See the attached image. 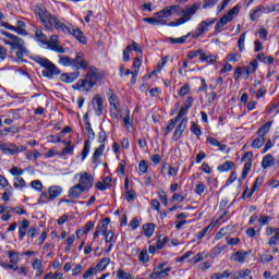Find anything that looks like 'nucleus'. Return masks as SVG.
I'll return each instance as SVG.
<instances>
[{"mask_svg": "<svg viewBox=\"0 0 279 279\" xmlns=\"http://www.w3.org/2000/svg\"><path fill=\"white\" fill-rule=\"evenodd\" d=\"M58 64H61V66H71L74 71H80V69L88 71L85 74V78L78 80L73 85L74 90L89 93V90H93V88L97 86V82L106 77L104 71H98L95 65L89 66L88 61L84 58L82 52H77L74 59L69 56L59 54Z\"/></svg>", "mask_w": 279, "mask_h": 279, "instance_id": "f257e3e1", "label": "nucleus"}, {"mask_svg": "<svg viewBox=\"0 0 279 279\" xmlns=\"http://www.w3.org/2000/svg\"><path fill=\"white\" fill-rule=\"evenodd\" d=\"M35 16L48 32L57 29V32H62V34H69V24H64L58 16L51 14L44 7L35 8Z\"/></svg>", "mask_w": 279, "mask_h": 279, "instance_id": "f03ea898", "label": "nucleus"}, {"mask_svg": "<svg viewBox=\"0 0 279 279\" xmlns=\"http://www.w3.org/2000/svg\"><path fill=\"white\" fill-rule=\"evenodd\" d=\"M173 8H177V9H173ZM169 9L172 10L170 13V16H173V14H177V16H181L177 21L170 22L168 24L169 27H178L180 25H184V23H189V21L193 19L195 12H197L196 5L187 7L185 9L180 8V5H170V7H167V10Z\"/></svg>", "mask_w": 279, "mask_h": 279, "instance_id": "7ed1b4c3", "label": "nucleus"}, {"mask_svg": "<svg viewBox=\"0 0 279 279\" xmlns=\"http://www.w3.org/2000/svg\"><path fill=\"white\" fill-rule=\"evenodd\" d=\"M35 62L40 64L45 70H43L44 77H48V80H53L54 75H60V69L53 64V62L49 61V59L44 57H36Z\"/></svg>", "mask_w": 279, "mask_h": 279, "instance_id": "20e7f679", "label": "nucleus"}, {"mask_svg": "<svg viewBox=\"0 0 279 279\" xmlns=\"http://www.w3.org/2000/svg\"><path fill=\"white\" fill-rule=\"evenodd\" d=\"M177 8L173 7L172 9H162L161 11L155 13L154 17H144V23H149V25H167V19L171 16V12Z\"/></svg>", "mask_w": 279, "mask_h": 279, "instance_id": "39448f33", "label": "nucleus"}, {"mask_svg": "<svg viewBox=\"0 0 279 279\" xmlns=\"http://www.w3.org/2000/svg\"><path fill=\"white\" fill-rule=\"evenodd\" d=\"M0 151L4 153L5 156H16L27 151V146L16 145L15 143L9 142L0 144Z\"/></svg>", "mask_w": 279, "mask_h": 279, "instance_id": "423d86ee", "label": "nucleus"}, {"mask_svg": "<svg viewBox=\"0 0 279 279\" xmlns=\"http://www.w3.org/2000/svg\"><path fill=\"white\" fill-rule=\"evenodd\" d=\"M217 19H207L205 21H202L198 26L196 27L195 32H192V38H199V36H203V34H206L208 32V28L211 25H215Z\"/></svg>", "mask_w": 279, "mask_h": 279, "instance_id": "0eeeda50", "label": "nucleus"}, {"mask_svg": "<svg viewBox=\"0 0 279 279\" xmlns=\"http://www.w3.org/2000/svg\"><path fill=\"white\" fill-rule=\"evenodd\" d=\"M0 27H4L5 29H10L11 32H15V34H19L20 36H25L27 32L25 31V27H27V24L23 21H17L15 26H12V24L8 22H0Z\"/></svg>", "mask_w": 279, "mask_h": 279, "instance_id": "6e6552de", "label": "nucleus"}, {"mask_svg": "<svg viewBox=\"0 0 279 279\" xmlns=\"http://www.w3.org/2000/svg\"><path fill=\"white\" fill-rule=\"evenodd\" d=\"M78 185L83 191H88L93 189V184H95V179L88 172H82L80 174Z\"/></svg>", "mask_w": 279, "mask_h": 279, "instance_id": "1a4fd4ad", "label": "nucleus"}, {"mask_svg": "<svg viewBox=\"0 0 279 279\" xmlns=\"http://www.w3.org/2000/svg\"><path fill=\"white\" fill-rule=\"evenodd\" d=\"M239 12H241V5H235L227 14H225L219 21L222 25L226 26L227 23H230L234 20V16L239 15Z\"/></svg>", "mask_w": 279, "mask_h": 279, "instance_id": "9d476101", "label": "nucleus"}, {"mask_svg": "<svg viewBox=\"0 0 279 279\" xmlns=\"http://www.w3.org/2000/svg\"><path fill=\"white\" fill-rule=\"evenodd\" d=\"M189 123V119L183 118L180 124L175 128L174 133L172 135V141L178 142L182 138V134H184V130H186V124Z\"/></svg>", "mask_w": 279, "mask_h": 279, "instance_id": "9b49d317", "label": "nucleus"}, {"mask_svg": "<svg viewBox=\"0 0 279 279\" xmlns=\"http://www.w3.org/2000/svg\"><path fill=\"white\" fill-rule=\"evenodd\" d=\"M68 29L69 32L65 34H70L71 36L76 38L78 43H86V37H84V33L80 29V27L74 26L73 24H69Z\"/></svg>", "mask_w": 279, "mask_h": 279, "instance_id": "f8f14e48", "label": "nucleus"}, {"mask_svg": "<svg viewBox=\"0 0 279 279\" xmlns=\"http://www.w3.org/2000/svg\"><path fill=\"white\" fill-rule=\"evenodd\" d=\"M92 106L97 117H101L104 114V98H101V96L96 95L93 98Z\"/></svg>", "mask_w": 279, "mask_h": 279, "instance_id": "ddd939ff", "label": "nucleus"}, {"mask_svg": "<svg viewBox=\"0 0 279 279\" xmlns=\"http://www.w3.org/2000/svg\"><path fill=\"white\" fill-rule=\"evenodd\" d=\"M9 39L10 40L4 39V44L12 47V49H23V47L25 46V41H23V39L16 35L12 34L11 38Z\"/></svg>", "mask_w": 279, "mask_h": 279, "instance_id": "4468645a", "label": "nucleus"}, {"mask_svg": "<svg viewBox=\"0 0 279 279\" xmlns=\"http://www.w3.org/2000/svg\"><path fill=\"white\" fill-rule=\"evenodd\" d=\"M77 77H80L78 70H75V72H72V73H63L60 75L61 82H64L65 84H73V82H75Z\"/></svg>", "mask_w": 279, "mask_h": 279, "instance_id": "2eb2a0df", "label": "nucleus"}, {"mask_svg": "<svg viewBox=\"0 0 279 279\" xmlns=\"http://www.w3.org/2000/svg\"><path fill=\"white\" fill-rule=\"evenodd\" d=\"M29 228V220L23 219L19 227V241H23L27 235V229Z\"/></svg>", "mask_w": 279, "mask_h": 279, "instance_id": "dca6fc26", "label": "nucleus"}, {"mask_svg": "<svg viewBox=\"0 0 279 279\" xmlns=\"http://www.w3.org/2000/svg\"><path fill=\"white\" fill-rule=\"evenodd\" d=\"M232 279H254V277L252 276V270L246 268L233 272Z\"/></svg>", "mask_w": 279, "mask_h": 279, "instance_id": "f3484780", "label": "nucleus"}, {"mask_svg": "<svg viewBox=\"0 0 279 279\" xmlns=\"http://www.w3.org/2000/svg\"><path fill=\"white\" fill-rule=\"evenodd\" d=\"M252 254V252H245V251H238L235 253H233L232 255V260H234L235 263H244L247 259V256H250Z\"/></svg>", "mask_w": 279, "mask_h": 279, "instance_id": "a211bd4d", "label": "nucleus"}, {"mask_svg": "<svg viewBox=\"0 0 279 279\" xmlns=\"http://www.w3.org/2000/svg\"><path fill=\"white\" fill-rule=\"evenodd\" d=\"M171 267L165 268L163 270H153L149 278L151 279H165L169 276Z\"/></svg>", "mask_w": 279, "mask_h": 279, "instance_id": "6ab92c4d", "label": "nucleus"}, {"mask_svg": "<svg viewBox=\"0 0 279 279\" xmlns=\"http://www.w3.org/2000/svg\"><path fill=\"white\" fill-rule=\"evenodd\" d=\"M48 194L50 199H57L62 195V186L60 185H52L48 189Z\"/></svg>", "mask_w": 279, "mask_h": 279, "instance_id": "aec40b11", "label": "nucleus"}, {"mask_svg": "<svg viewBox=\"0 0 279 279\" xmlns=\"http://www.w3.org/2000/svg\"><path fill=\"white\" fill-rule=\"evenodd\" d=\"M192 35H193V32H190L185 36H182L179 38L169 37L168 43H170V45H184L187 38H191Z\"/></svg>", "mask_w": 279, "mask_h": 279, "instance_id": "412c9836", "label": "nucleus"}, {"mask_svg": "<svg viewBox=\"0 0 279 279\" xmlns=\"http://www.w3.org/2000/svg\"><path fill=\"white\" fill-rule=\"evenodd\" d=\"M275 165H276V159L274 158V155H271V154L266 155L262 160L263 169H269L270 167H274Z\"/></svg>", "mask_w": 279, "mask_h": 279, "instance_id": "4be33fe9", "label": "nucleus"}, {"mask_svg": "<svg viewBox=\"0 0 279 279\" xmlns=\"http://www.w3.org/2000/svg\"><path fill=\"white\" fill-rule=\"evenodd\" d=\"M84 191L85 190H83L81 185L76 184L69 190V197H71V199H77V197H80Z\"/></svg>", "mask_w": 279, "mask_h": 279, "instance_id": "5701e85b", "label": "nucleus"}, {"mask_svg": "<svg viewBox=\"0 0 279 279\" xmlns=\"http://www.w3.org/2000/svg\"><path fill=\"white\" fill-rule=\"evenodd\" d=\"M263 12H265V7L258 5L251 12V21L256 23L260 16H263Z\"/></svg>", "mask_w": 279, "mask_h": 279, "instance_id": "b1692460", "label": "nucleus"}, {"mask_svg": "<svg viewBox=\"0 0 279 279\" xmlns=\"http://www.w3.org/2000/svg\"><path fill=\"white\" fill-rule=\"evenodd\" d=\"M142 229L144 232V236H146L147 239H151V236H154V232L156 230V225L146 223V225H143Z\"/></svg>", "mask_w": 279, "mask_h": 279, "instance_id": "393cba45", "label": "nucleus"}, {"mask_svg": "<svg viewBox=\"0 0 279 279\" xmlns=\"http://www.w3.org/2000/svg\"><path fill=\"white\" fill-rule=\"evenodd\" d=\"M257 70H258V61L256 59H254L245 68L246 80H247V77H250V75H252V73H256Z\"/></svg>", "mask_w": 279, "mask_h": 279, "instance_id": "a878e982", "label": "nucleus"}, {"mask_svg": "<svg viewBox=\"0 0 279 279\" xmlns=\"http://www.w3.org/2000/svg\"><path fill=\"white\" fill-rule=\"evenodd\" d=\"M207 143H209V145H211L213 147H218L220 151H226V149H228V146L226 144H221V142L211 136L207 137Z\"/></svg>", "mask_w": 279, "mask_h": 279, "instance_id": "bb28decb", "label": "nucleus"}, {"mask_svg": "<svg viewBox=\"0 0 279 279\" xmlns=\"http://www.w3.org/2000/svg\"><path fill=\"white\" fill-rule=\"evenodd\" d=\"M85 121V132L88 136V138H95V131L93 130V126L90 125V121H88V116L84 117Z\"/></svg>", "mask_w": 279, "mask_h": 279, "instance_id": "cd10ccee", "label": "nucleus"}, {"mask_svg": "<svg viewBox=\"0 0 279 279\" xmlns=\"http://www.w3.org/2000/svg\"><path fill=\"white\" fill-rule=\"evenodd\" d=\"M252 169V160H247L244 163V168L242 171V175L241 178L238 180V182L241 184L243 182V180H245V178H247V173H250V170Z\"/></svg>", "mask_w": 279, "mask_h": 279, "instance_id": "c85d7f7f", "label": "nucleus"}, {"mask_svg": "<svg viewBox=\"0 0 279 279\" xmlns=\"http://www.w3.org/2000/svg\"><path fill=\"white\" fill-rule=\"evenodd\" d=\"M202 62H207L208 64H215L217 62V56L215 54H206V52L201 53Z\"/></svg>", "mask_w": 279, "mask_h": 279, "instance_id": "c756f323", "label": "nucleus"}, {"mask_svg": "<svg viewBox=\"0 0 279 279\" xmlns=\"http://www.w3.org/2000/svg\"><path fill=\"white\" fill-rule=\"evenodd\" d=\"M110 265V257H104L99 260V263L95 266V268L97 269V271H104V269H106V267H108Z\"/></svg>", "mask_w": 279, "mask_h": 279, "instance_id": "7c9ffc66", "label": "nucleus"}, {"mask_svg": "<svg viewBox=\"0 0 279 279\" xmlns=\"http://www.w3.org/2000/svg\"><path fill=\"white\" fill-rule=\"evenodd\" d=\"M269 130H271V122H266L262 128L258 129L257 134L258 136L265 137L269 133Z\"/></svg>", "mask_w": 279, "mask_h": 279, "instance_id": "2f4dec72", "label": "nucleus"}, {"mask_svg": "<svg viewBox=\"0 0 279 279\" xmlns=\"http://www.w3.org/2000/svg\"><path fill=\"white\" fill-rule=\"evenodd\" d=\"M104 149H106V145H100L93 154V162H98L99 158H101L102 154H104Z\"/></svg>", "mask_w": 279, "mask_h": 279, "instance_id": "473e14b6", "label": "nucleus"}, {"mask_svg": "<svg viewBox=\"0 0 279 279\" xmlns=\"http://www.w3.org/2000/svg\"><path fill=\"white\" fill-rule=\"evenodd\" d=\"M35 38H36L37 43H41V45L47 44V35H45V33H43L41 29L35 31Z\"/></svg>", "mask_w": 279, "mask_h": 279, "instance_id": "72a5a7b5", "label": "nucleus"}, {"mask_svg": "<svg viewBox=\"0 0 279 279\" xmlns=\"http://www.w3.org/2000/svg\"><path fill=\"white\" fill-rule=\"evenodd\" d=\"M263 182H264V179L263 177H257L255 182L253 183V187L248 194V197H252V195H254V192L257 190V189H260V186H263Z\"/></svg>", "mask_w": 279, "mask_h": 279, "instance_id": "f704fd0d", "label": "nucleus"}, {"mask_svg": "<svg viewBox=\"0 0 279 279\" xmlns=\"http://www.w3.org/2000/svg\"><path fill=\"white\" fill-rule=\"evenodd\" d=\"M210 228H215V221H211L209 226L205 227L201 232L197 233L196 235L197 241H202V239L206 236Z\"/></svg>", "mask_w": 279, "mask_h": 279, "instance_id": "c9c22d12", "label": "nucleus"}, {"mask_svg": "<svg viewBox=\"0 0 279 279\" xmlns=\"http://www.w3.org/2000/svg\"><path fill=\"white\" fill-rule=\"evenodd\" d=\"M264 145H265V137L263 136L256 137L251 144L253 149H260V147H263Z\"/></svg>", "mask_w": 279, "mask_h": 279, "instance_id": "e433bc0d", "label": "nucleus"}, {"mask_svg": "<svg viewBox=\"0 0 279 279\" xmlns=\"http://www.w3.org/2000/svg\"><path fill=\"white\" fill-rule=\"evenodd\" d=\"M92 228H95V222L94 221L86 222L83 230H77L76 231V236L80 238V234H86L87 232H90Z\"/></svg>", "mask_w": 279, "mask_h": 279, "instance_id": "4c0bfd02", "label": "nucleus"}, {"mask_svg": "<svg viewBox=\"0 0 279 279\" xmlns=\"http://www.w3.org/2000/svg\"><path fill=\"white\" fill-rule=\"evenodd\" d=\"M90 154V140H86L84 143L83 150L81 153L82 160H86V157Z\"/></svg>", "mask_w": 279, "mask_h": 279, "instance_id": "58836bf2", "label": "nucleus"}, {"mask_svg": "<svg viewBox=\"0 0 279 279\" xmlns=\"http://www.w3.org/2000/svg\"><path fill=\"white\" fill-rule=\"evenodd\" d=\"M232 167H234L233 161H225L222 165L218 166V171L220 173H223L226 171H230V169H232Z\"/></svg>", "mask_w": 279, "mask_h": 279, "instance_id": "ea45409f", "label": "nucleus"}, {"mask_svg": "<svg viewBox=\"0 0 279 279\" xmlns=\"http://www.w3.org/2000/svg\"><path fill=\"white\" fill-rule=\"evenodd\" d=\"M107 97L111 108H114V110H117V95L112 93V89H109V93H107Z\"/></svg>", "mask_w": 279, "mask_h": 279, "instance_id": "a19ab883", "label": "nucleus"}, {"mask_svg": "<svg viewBox=\"0 0 279 279\" xmlns=\"http://www.w3.org/2000/svg\"><path fill=\"white\" fill-rule=\"evenodd\" d=\"M65 147L61 151V156H69V154H73L74 147L71 145V141L64 142Z\"/></svg>", "mask_w": 279, "mask_h": 279, "instance_id": "79ce46f5", "label": "nucleus"}, {"mask_svg": "<svg viewBox=\"0 0 279 279\" xmlns=\"http://www.w3.org/2000/svg\"><path fill=\"white\" fill-rule=\"evenodd\" d=\"M165 169H168V175H170V178H175V175H178V169L173 168L171 165L165 163L162 171H165Z\"/></svg>", "mask_w": 279, "mask_h": 279, "instance_id": "37998d69", "label": "nucleus"}, {"mask_svg": "<svg viewBox=\"0 0 279 279\" xmlns=\"http://www.w3.org/2000/svg\"><path fill=\"white\" fill-rule=\"evenodd\" d=\"M247 33H242L241 36L238 39V47L242 53V51H245V36Z\"/></svg>", "mask_w": 279, "mask_h": 279, "instance_id": "c03bdc74", "label": "nucleus"}, {"mask_svg": "<svg viewBox=\"0 0 279 279\" xmlns=\"http://www.w3.org/2000/svg\"><path fill=\"white\" fill-rule=\"evenodd\" d=\"M272 260H274L272 255L263 254L259 256V262L262 263V265H269V263H271Z\"/></svg>", "mask_w": 279, "mask_h": 279, "instance_id": "a18cd8bd", "label": "nucleus"}, {"mask_svg": "<svg viewBox=\"0 0 279 279\" xmlns=\"http://www.w3.org/2000/svg\"><path fill=\"white\" fill-rule=\"evenodd\" d=\"M226 245H217L211 250V256H219L222 252H226Z\"/></svg>", "mask_w": 279, "mask_h": 279, "instance_id": "49530a36", "label": "nucleus"}, {"mask_svg": "<svg viewBox=\"0 0 279 279\" xmlns=\"http://www.w3.org/2000/svg\"><path fill=\"white\" fill-rule=\"evenodd\" d=\"M58 40L59 37L58 35H52L50 36V39H46V46L48 47V49H51V47H53V45H58Z\"/></svg>", "mask_w": 279, "mask_h": 279, "instance_id": "de8ad7c7", "label": "nucleus"}, {"mask_svg": "<svg viewBox=\"0 0 279 279\" xmlns=\"http://www.w3.org/2000/svg\"><path fill=\"white\" fill-rule=\"evenodd\" d=\"M117 278L118 279H132V274L125 272L123 269H119L117 271Z\"/></svg>", "mask_w": 279, "mask_h": 279, "instance_id": "09e8293b", "label": "nucleus"}, {"mask_svg": "<svg viewBox=\"0 0 279 279\" xmlns=\"http://www.w3.org/2000/svg\"><path fill=\"white\" fill-rule=\"evenodd\" d=\"M138 171H141V173H146L147 171H149V165L147 163V160L140 161Z\"/></svg>", "mask_w": 279, "mask_h": 279, "instance_id": "8fccbe9b", "label": "nucleus"}, {"mask_svg": "<svg viewBox=\"0 0 279 279\" xmlns=\"http://www.w3.org/2000/svg\"><path fill=\"white\" fill-rule=\"evenodd\" d=\"M206 258V253H197L194 257L191 258V263H202Z\"/></svg>", "mask_w": 279, "mask_h": 279, "instance_id": "3c124183", "label": "nucleus"}, {"mask_svg": "<svg viewBox=\"0 0 279 279\" xmlns=\"http://www.w3.org/2000/svg\"><path fill=\"white\" fill-rule=\"evenodd\" d=\"M47 202H51V198L49 197V193L41 192L40 197L38 199V204H47Z\"/></svg>", "mask_w": 279, "mask_h": 279, "instance_id": "603ef678", "label": "nucleus"}, {"mask_svg": "<svg viewBox=\"0 0 279 279\" xmlns=\"http://www.w3.org/2000/svg\"><path fill=\"white\" fill-rule=\"evenodd\" d=\"M13 186L15 189H25L26 186L25 180L23 178H15V182Z\"/></svg>", "mask_w": 279, "mask_h": 279, "instance_id": "864d4df0", "label": "nucleus"}, {"mask_svg": "<svg viewBox=\"0 0 279 279\" xmlns=\"http://www.w3.org/2000/svg\"><path fill=\"white\" fill-rule=\"evenodd\" d=\"M230 278V271L225 270L223 272H215L211 279H223Z\"/></svg>", "mask_w": 279, "mask_h": 279, "instance_id": "5fc2aeb1", "label": "nucleus"}, {"mask_svg": "<svg viewBox=\"0 0 279 279\" xmlns=\"http://www.w3.org/2000/svg\"><path fill=\"white\" fill-rule=\"evenodd\" d=\"M140 263H149V254L147 253V250H143L140 253Z\"/></svg>", "mask_w": 279, "mask_h": 279, "instance_id": "6e6d98bb", "label": "nucleus"}, {"mask_svg": "<svg viewBox=\"0 0 279 279\" xmlns=\"http://www.w3.org/2000/svg\"><path fill=\"white\" fill-rule=\"evenodd\" d=\"M38 158H40V153L38 150H34L33 153L26 154L27 160H38Z\"/></svg>", "mask_w": 279, "mask_h": 279, "instance_id": "4d7b16f0", "label": "nucleus"}, {"mask_svg": "<svg viewBox=\"0 0 279 279\" xmlns=\"http://www.w3.org/2000/svg\"><path fill=\"white\" fill-rule=\"evenodd\" d=\"M9 173H11V175H23L25 173V170L19 167H13L9 170Z\"/></svg>", "mask_w": 279, "mask_h": 279, "instance_id": "13d9d810", "label": "nucleus"}, {"mask_svg": "<svg viewBox=\"0 0 279 279\" xmlns=\"http://www.w3.org/2000/svg\"><path fill=\"white\" fill-rule=\"evenodd\" d=\"M167 243H169V238H163V239H158L156 245H157V250H162V247H165V245H167Z\"/></svg>", "mask_w": 279, "mask_h": 279, "instance_id": "bf43d9fd", "label": "nucleus"}, {"mask_svg": "<svg viewBox=\"0 0 279 279\" xmlns=\"http://www.w3.org/2000/svg\"><path fill=\"white\" fill-rule=\"evenodd\" d=\"M191 132L195 134V136H202V129H199V125H197L195 122H193L191 126Z\"/></svg>", "mask_w": 279, "mask_h": 279, "instance_id": "052dcab7", "label": "nucleus"}, {"mask_svg": "<svg viewBox=\"0 0 279 279\" xmlns=\"http://www.w3.org/2000/svg\"><path fill=\"white\" fill-rule=\"evenodd\" d=\"M97 274H99V272L97 271V268H96V267H92V268H89L86 272H84L83 279H88L89 276H95V275H97Z\"/></svg>", "mask_w": 279, "mask_h": 279, "instance_id": "680f3d73", "label": "nucleus"}, {"mask_svg": "<svg viewBox=\"0 0 279 279\" xmlns=\"http://www.w3.org/2000/svg\"><path fill=\"white\" fill-rule=\"evenodd\" d=\"M32 189H35V191H43V182L40 180H34L31 182Z\"/></svg>", "mask_w": 279, "mask_h": 279, "instance_id": "e2e57ef3", "label": "nucleus"}, {"mask_svg": "<svg viewBox=\"0 0 279 279\" xmlns=\"http://www.w3.org/2000/svg\"><path fill=\"white\" fill-rule=\"evenodd\" d=\"M130 51H132V46H126L123 50V62H130Z\"/></svg>", "mask_w": 279, "mask_h": 279, "instance_id": "0e129e2a", "label": "nucleus"}, {"mask_svg": "<svg viewBox=\"0 0 279 279\" xmlns=\"http://www.w3.org/2000/svg\"><path fill=\"white\" fill-rule=\"evenodd\" d=\"M105 242L106 243H116L114 241V232L108 231L105 235Z\"/></svg>", "mask_w": 279, "mask_h": 279, "instance_id": "69168bd1", "label": "nucleus"}, {"mask_svg": "<svg viewBox=\"0 0 279 279\" xmlns=\"http://www.w3.org/2000/svg\"><path fill=\"white\" fill-rule=\"evenodd\" d=\"M134 197H136V193L134 192V190H129L124 194V198L126 199V202H132Z\"/></svg>", "mask_w": 279, "mask_h": 279, "instance_id": "338daca9", "label": "nucleus"}, {"mask_svg": "<svg viewBox=\"0 0 279 279\" xmlns=\"http://www.w3.org/2000/svg\"><path fill=\"white\" fill-rule=\"evenodd\" d=\"M206 191V185L204 183H198L195 189V193L197 195H204V192Z\"/></svg>", "mask_w": 279, "mask_h": 279, "instance_id": "774afa93", "label": "nucleus"}]
</instances>
